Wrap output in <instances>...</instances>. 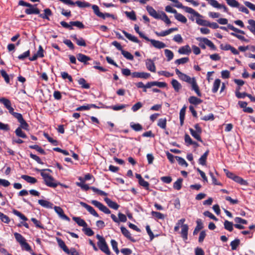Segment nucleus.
Returning <instances> with one entry per match:
<instances>
[{
	"mask_svg": "<svg viewBox=\"0 0 255 255\" xmlns=\"http://www.w3.org/2000/svg\"><path fill=\"white\" fill-rule=\"evenodd\" d=\"M127 107L126 105H118L115 106H108L106 107L107 109H112L114 111H119Z\"/></svg>",
	"mask_w": 255,
	"mask_h": 255,
	"instance_id": "38",
	"label": "nucleus"
},
{
	"mask_svg": "<svg viewBox=\"0 0 255 255\" xmlns=\"http://www.w3.org/2000/svg\"><path fill=\"white\" fill-rule=\"evenodd\" d=\"M153 86H157L159 88H165L167 87V84L165 82H158V81H153Z\"/></svg>",
	"mask_w": 255,
	"mask_h": 255,
	"instance_id": "56",
	"label": "nucleus"
},
{
	"mask_svg": "<svg viewBox=\"0 0 255 255\" xmlns=\"http://www.w3.org/2000/svg\"><path fill=\"white\" fill-rule=\"evenodd\" d=\"M177 30H178V28L173 27V28H169L167 30L161 31L160 32H158L157 31H155L154 33L158 36H165L167 35H169V34H170L171 33H172V32H173L174 31H177Z\"/></svg>",
	"mask_w": 255,
	"mask_h": 255,
	"instance_id": "13",
	"label": "nucleus"
},
{
	"mask_svg": "<svg viewBox=\"0 0 255 255\" xmlns=\"http://www.w3.org/2000/svg\"><path fill=\"white\" fill-rule=\"evenodd\" d=\"M174 17L177 20L183 23H185L187 21V19L186 17L181 13L177 12L176 14L174 15Z\"/></svg>",
	"mask_w": 255,
	"mask_h": 255,
	"instance_id": "26",
	"label": "nucleus"
},
{
	"mask_svg": "<svg viewBox=\"0 0 255 255\" xmlns=\"http://www.w3.org/2000/svg\"><path fill=\"white\" fill-rule=\"evenodd\" d=\"M171 84L176 92H178L182 88L181 84L176 79L172 80Z\"/></svg>",
	"mask_w": 255,
	"mask_h": 255,
	"instance_id": "21",
	"label": "nucleus"
},
{
	"mask_svg": "<svg viewBox=\"0 0 255 255\" xmlns=\"http://www.w3.org/2000/svg\"><path fill=\"white\" fill-rule=\"evenodd\" d=\"M18 5L27 6L28 7L25 10V12L27 14H39L40 13V10L36 7L37 4L32 5L29 3L21 0L19 1Z\"/></svg>",
	"mask_w": 255,
	"mask_h": 255,
	"instance_id": "4",
	"label": "nucleus"
},
{
	"mask_svg": "<svg viewBox=\"0 0 255 255\" xmlns=\"http://www.w3.org/2000/svg\"><path fill=\"white\" fill-rule=\"evenodd\" d=\"M224 228L226 230L229 232H232L233 230V226L234 225L231 222L228 220H225L224 223Z\"/></svg>",
	"mask_w": 255,
	"mask_h": 255,
	"instance_id": "32",
	"label": "nucleus"
},
{
	"mask_svg": "<svg viewBox=\"0 0 255 255\" xmlns=\"http://www.w3.org/2000/svg\"><path fill=\"white\" fill-rule=\"evenodd\" d=\"M122 32L124 34L125 36L129 40L137 43H138L139 42V40L136 37L128 33L125 30H123Z\"/></svg>",
	"mask_w": 255,
	"mask_h": 255,
	"instance_id": "22",
	"label": "nucleus"
},
{
	"mask_svg": "<svg viewBox=\"0 0 255 255\" xmlns=\"http://www.w3.org/2000/svg\"><path fill=\"white\" fill-rule=\"evenodd\" d=\"M121 53L122 55L127 59L130 60H132L133 59V55L129 52L123 50Z\"/></svg>",
	"mask_w": 255,
	"mask_h": 255,
	"instance_id": "48",
	"label": "nucleus"
},
{
	"mask_svg": "<svg viewBox=\"0 0 255 255\" xmlns=\"http://www.w3.org/2000/svg\"><path fill=\"white\" fill-rule=\"evenodd\" d=\"M121 230L122 234L128 239L130 240L132 242H135V240L131 236L129 232L124 227L122 226L121 227Z\"/></svg>",
	"mask_w": 255,
	"mask_h": 255,
	"instance_id": "16",
	"label": "nucleus"
},
{
	"mask_svg": "<svg viewBox=\"0 0 255 255\" xmlns=\"http://www.w3.org/2000/svg\"><path fill=\"white\" fill-rule=\"evenodd\" d=\"M70 23L72 27V26H76L79 28H83L84 27V24L80 21H71Z\"/></svg>",
	"mask_w": 255,
	"mask_h": 255,
	"instance_id": "54",
	"label": "nucleus"
},
{
	"mask_svg": "<svg viewBox=\"0 0 255 255\" xmlns=\"http://www.w3.org/2000/svg\"><path fill=\"white\" fill-rule=\"evenodd\" d=\"M75 3V4H76L78 7L81 8L84 7H88L91 6V4L88 2L85 1H76Z\"/></svg>",
	"mask_w": 255,
	"mask_h": 255,
	"instance_id": "33",
	"label": "nucleus"
},
{
	"mask_svg": "<svg viewBox=\"0 0 255 255\" xmlns=\"http://www.w3.org/2000/svg\"><path fill=\"white\" fill-rule=\"evenodd\" d=\"M54 209L61 218L67 221H70V218L64 213L63 209L60 207L54 206Z\"/></svg>",
	"mask_w": 255,
	"mask_h": 255,
	"instance_id": "10",
	"label": "nucleus"
},
{
	"mask_svg": "<svg viewBox=\"0 0 255 255\" xmlns=\"http://www.w3.org/2000/svg\"><path fill=\"white\" fill-rule=\"evenodd\" d=\"M77 58L78 60L85 64H87V62L91 60V58L87 55L82 53L77 54Z\"/></svg>",
	"mask_w": 255,
	"mask_h": 255,
	"instance_id": "15",
	"label": "nucleus"
},
{
	"mask_svg": "<svg viewBox=\"0 0 255 255\" xmlns=\"http://www.w3.org/2000/svg\"><path fill=\"white\" fill-rule=\"evenodd\" d=\"M97 244L100 249L103 252L108 255H110L111 252L105 240L101 242H98Z\"/></svg>",
	"mask_w": 255,
	"mask_h": 255,
	"instance_id": "9",
	"label": "nucleus"
},
{
	"mask_svg": "<svg viewBox=\"0 0 255 255\" xmlns=\"http://www.w3.org/2000/svg\"><path fill=\"white\" fill-rule=\"evenodd\" d=\"M209 151H206L199 158V163L202 165H205L206 163V160L208 155Z\"/></svg>",
	"mask_w": 255,
	"mask_h": 255,
	"instance_id": "30",
	"label": "nucleus"
},
{
	"mask_svg": "<svg viewBox=\"0 0 255 255\" xmlns=\"http://www.w3.org/2000/svg\"><path fill=\"white\" fill-rule=\"evenodd\" d=\"M227 4L231 7H239L240 3L236 0H225Z\"/></svg>",
	"mask_w": 255,
	"mask_h": 255,
	"instance_id": "40",
	"label": "nucleus"
},
{
	"mask_svg": "<svg viewBox=\"0 0 255 255\" xmlns=\"http://www.w3.org/2000/svg\"><path fill=\"white\" fill-rule=\"evenodd\" d=\"M91 189H92L94 192L98 193V194L102 196H107V193L105 192L104 191L101 190L95 187H91Z\"/></svg>",
	"mask_w": 255,
	"mask_h": 255,
	"instance_id": "60",
	"label": "nucleus"
},
{
	"mask_svg": "<svg viewBox=\"0 0 255 255\" xmlns=\"http://www.w3.org/2000/svg\"><path fill=\"white\" fill-rule=\"evenodd\" d=\"M15 133L18 137H22L23 138L27 137L26 134L22 131L21 128H17L15 131Z\"/></svg>",
	"mask_w": 255,
	"mask_h": 255,
	"instance_id": "39",
	"label": "nucleus"
},
{
	"mask_svg": "<svg viewBox=\"0 0 255 255\" xmlns=\"http://www.w3.org/2000/svg\"><path fill=\"white\" fill-rule=\"evenodd\" d=\"M175 73L181 80L187 83L190 85L191 90L194 91L198 96L201 97L202 94L195 77H190L180 71L178 69H175Z\"/></svg>",
	"mask_w": 255,
	"mask_h": 255,
	"instance_id": "1",
	"label": "nucleus"
},
{
	"mask_svg": "<svg viewBox=\"0 0 255 255\" xmlns=\"http://www.w3.org/2000/svg\"><path fill=\"white\" fill-rule=\"evenodd\" d=\"M191 52L190 47L188 45L182 46L178 49V52L181 54L189 55Z\"/></svg>",
	"mask_w": 255,
	"mask_h": 255,
	"instance_id": "19",
	"label": "nucleus"
},
{
	"mask_svg": "<svg viewBox=\"0 0 255 255\" xmlns=\"http://www.w3.org/2000/svg\"><path fill=\"white\" fill-rule=\"evenodd\" d=\"M249 25L247 26V28L253 34L255 32V20L253 19H249L248 20Z\"/></svg>",
	"mask_w": 255,
	"mask_h": 255,
	"instance_id": "29",
	"label": "nucleus"
},
{
	"mask_svg": "<svg viewBox=\"0 0 255 255\" xmlns=\"http://www.w3.org/2000/svg\"><path fill=\"white\" fill-rule=\"evenodd\" d=\"M61 75L62 78L63 79H68L70 82H71L73 81V79H72L71 76L69 75L68 73H67L66 72H62L61 73Z\"/></svg>",
	"mask_w": 255,
	"mask_h": 255,
	"instance_id": "62",
	"label": "nucleus"
},
{
	"mask_svg": "<svg viewBox=\"0 0 255 255\" xmlns=\"http://www.w3.org/2000/svg\"><path fill=\"white\" fill-rule=\"evenodd\" d=\"M196 39L200 42H203L204 44H205L207 46H209V44L212 42L211 40H209L208 39H207L206 38H204V37H198L196 38Z\"/></svg>",
	"mask_w": 255,
	"mask_h": 255,
	"instance_id": "61",
	"label": "nucleus"
},
{
	"mask_svg": "<svg viewBox=\"0 0 255 255\" xmlns=\"http://www.w3.org/2000/svg\"><path fill=\"white\" fill-rule=\"evenodd\" d=\"M240 243V241L239 239H237L231 242L230 245L231 246V248L232 250H236L237 249V247L239 246Z\"/></svg>",
	"mask_w": 255,
	"mask_h": 255,
	"instance_id": "46",
	"label": "nucleus"
},
{
	"mask_svg": "<svg viewBox=\"0 0 255 255\" xmlns=\"http://www.w3.org/2000/svg\"><path fill=\"white\" fill-rule=\"evenodd\" d=\"M234 181L240 184L241 185H246L247 184V182L246 180H244L242 178L237 175L235 177Z\"/></svg>",
	"mask_w": 255,
	"mask_h": 255,
	"instance_id": "51",
	"label": "nucleus"
},
{
	"mask_svg": "<svg viewBox=\"0 0 255 255\" xmlns=\"http://www.w3.org/2000/svg\"><path fill=\"white\" fill-rule=\"evenodd\" d=\"M186 107L184 106L180 111L179 113V119H180V125L182 126L184 123V120L185 118V112H186Z\"/></svg>",
	"mask_w": 255,
	"mask_h": 255,
	"instance_id": "25",
	"label": "nucleus"
},
{
	"mask_svg": "<svg viewBox=\"0 0 255 255\" xmlns=\"http://www.w3.org/2000/svg\"><path fill=\"white\" fill-rule=\"evenodd\" d=\"M130 127L133 130L136 131L141 130L142 129V126L139 124H131Z\"/></svg>",
	"mask_w": 255,
	"mask_h": 255,
	"instance_id": "59",
	"label": "nucleus"
},
{
	"mask_svg": "<svg viewBox=\"0 0 255 255\" xmlns=\"http://www.w3.org/2000/svg\"><path fill=\"white\" fill-rule=\"evenodd\" d=\"M221 84V80L219 79H217L215 80L214 83L213 84V86L212 88V92L214 93H216Z\"/></svg>",
	"mask_w": 255,
	"mask_h": 255,
	"instance_id": "34",
	"label": "nucleus"
},
{
	"mask_svg": "<svg viewBox=\"0 0 255 255\" xmlns=\"http://www.w3.org/2000/svg\"><path fill=\"white\" fill-rule=\"evenodd\" d=\"M12 212L15 215L19 217L23 221H25L27 220V218L23 214L16 210H13Z\"/></svg>",
	"mask_w": 255,
	"mask_h": 255,
	"instance_id": "52",
	"label": "nucleus"
},
{
	"mask_svg": "<svg viewBox=\"0 0 255 255\" xmlns=\"http://www.w3.org/2000/svg\"><path fill=\"white\" fill-rule=\"evenodd\" d=\"M78 82L79 84L83 88L87 89L90 88L89 84L86 83V81L84 78H80L78 80Z\"/></svg>",
	"mask_w": 255,
	"mask_h": 255,
	"instance_id": "37",
	"label": "nucleus"
},
{
	"mask_svg": "<svg viewBox=\"0 0 255 255\" xmlns=\"http://www.w3.org/2000/svg\"><path fill=\"white\" fill-rule=\"evenodd\" d=\"M183 179L182 178H179L174 183L173 188L176 190H180L181 188L182 183Z\"/></svg>",
	"mask_w": 255,
	"mask_h": 255,
	"instance_id": "44",
	"label": "nucleus"
},
{
	"mask_svg": "<svg viewBox=\"0 0 255 255\" xmlns=\"http://www.w3.org/2000/svg\"><path fill=\"white\" fill-rule=\"evenodd\" d=\"M36 171L40 172V175L42 177L45 184L49 187L56 188L58 185L63 186L57 181L49 174L45 172L46 171L51 172L52 171L49 169H36ZM64 187H67V186L63 185Z\"/></svg>",
	"mask_w": 255,
	"mask_h": 255,
	"instance_id": "2",
	"label": "nucleus"
},
{
	"mask_svg": "<svg viewBox=\"0 0 255 255\" xmlns=\"http://www.w3.org/2000/svg\"><path fill=\"white\" fill-rule=\"evenodd\" d=\"M38 202L39 204L44 208L51 209L53 207V204L47 200L41 199L39 200Z\"/></svg>",
	"mask_w": 255,
	"mask_h": 255,
	"instance_id": "20",
	"label": "nucleus"
},
{
	"mask_svg": "<svg viewBox=\"0 0 255 255\" xmlns=\"http://www.w3.org/2000/svg\"><path fill=\"white\" fill-rule=\"evenodd\" d=\"M228 27L229 29L234 31L236 33H241L242 34H245V32L243 30H240V29L234 27L233 25H232L230 24H229L228 25Z\"/></svg>",
	"mask_w": 255,
	"mask_h": 255,
	"instance_id": "49",
	"label": "nucleus"
},
{
	"mask_svg": "<svg viewBox=\"0 0 255 255\" xmlns=\"http://www.w3.org/2000/svg\"><path fill=\"white\" fill-rule=\"evenodd\" d=\"M145 65L149 71L152 72H155L156 68L153 60L150 59H147L145 61Z\"/></svg>",
	"mask_w": 255,
	"mask_h": 255,
	"instance_id": "12",
	"label": "nucleus"
},
{
	"mask_svg": "<svg viewBox=\"0 0 255 255\" xmlns=\"http://www.w3.org/2000/svg\"><path fill=\"white\" fill-rule=\"evenodd\" d=\"M14 236L16 241L19 244L21 249L28 252H31V248L26 242L25 239L20 234L18 233H14Z\"/></svg>",
	"mask_w": 255,
	"mask_h": 255,
	"instance_id": "3",
	"label": "nucleus"
},
{
	"mask_svg": "<svg viewBox=\"0 0 255 255\" xmlns=\"http://www.w3.org/2000/svg\"><path fill=\"white\" fill-rule=\"evenodd\" d=\"M131 76L133 78H140L143 79H147L150 77V74L149 73L145 72H133L131 74Z\"/></svg>",
	"mask_w": 255,
	"mask_h": 255,
	"instance_id": "14",
	"label": "nucleus"
},
{
	"mask_svg": "<svg viewBox=\"0 0 255 255\" xmlns=\"http://www.w3.org/2000/svg\"><path fill=\"white\" fill-rule=\"evenodd\" d=\"M185 141L188 145H192V144H196V143L195 142H194L192 141V140L191 138V137H190V136L187 134H186L185 135Z\"/></svg>",
	"mask_w": 255,
	"mask_h": 255,
	"instance_id": "63",
	"label": "nucleus"
},
{
	"mask_svg": "<svg viewBox=\"0 0 255 255\" xmlns=\"http://www.w3.org/2000/svg\"><path fill=\"white\" fill-rule=\"evenodd\" d=\"M91 203L96 207L98 208L99 210L103 212L104 213L107 214L111 213V211L101 202L96 200H92L91 201Z\"/></svg>",
	"mask_w": 255,
	"mask_h": 255,
	"instance_id": "6",
	"label": "nucleus"
},
{
	"mask_svg": "<svg viewBox=\"0 0 255 255\" xmlns=\"http://www.w3.org/2000/svg\"><path fill=\"white\" fill-rule=\"evenodd\" d=\"M56 241L59 246L67 254H70V251L66 246L65 243L60 238H56Z\"/></svg>",
	"mask_w": 255,
	"mask_h": 255,
	"instance_id": "18",
	"label": "nucleus"
},
{
	"mask_svg": "<svg viewBox=\"0 0 255 255\" xmlns=\"http://www.w3.org/2000/svg\"><path fill=\"white\" fill-rule=\"evenodd\" d=\"M44 14H39V17L43 19L49 20V16L52 15V12L49 8H46L44 10Z\"/></svg>",
	"mask_w": 255,
	"mask_h": 255,
	"instance_id": "27",
	"label": "nucleus"
},
{
	"mask_svg": "<svg viewBox=\"0 0 255 255\" xmlns=\"http://www.w3.org/2000/svg\"><path fill=\"white\" fill-rule=\"evenodd\" d=\"M188 100L190 104L195 105H199L202 102L200 99H199L195 96L190 97Z\"/></svg>",
	"mask_w": 255,
	"mask_h": 255,
	"instance_id": "31",
	"label": "nucleus"
},
{
	"mask_svg": "<svg viewBox=\"0 0 255 255\" xmlns=\"http://www.w3.org/2000/svg\"><path fill=\"white\" fill-rule=\"evenodd\" d=\"M185 219L182 218L178 221L176 224L181 227V235L184 241H186L188 239V226L187 224H184Z\"/></svg>",
	"mask_w": 255,
	"mask_h": 255,
	"instance_id": "5",
	"label": "nucleus"
},
{
	"mask_svg": "<svg viewBox=\"0 0 255 255\" xmlns=\"http://www.w3.org/2000/svg\"><path fill=\"white\" fill-rule=\"evenodd\" d=\"M0 103L2 104L7 109L11 106L10 101L5 98H0Z\"/></svg>",
	"mask_w": 255,
	"mask_h": 255,
	"instance_id": "35",
	"label": "nucleus"
},
{
	"mask_svg": "<svg viewBox=\"0 0 255 255\" xmlns=\"http://www.w3.org/2000/svg\"><path fill=\"white\" fill-rule=\"evenodd\" d=\"M145 40L147 41H150L152 45L157 49H162L166 47V45L164 43L158 40L149 39L148 37H145Z\"/></svg>",
	"mask_w": 255,
	"mask_h": 255,
	"instance_id": "7",
	"label": "nucleus"
},
{
	"mask_svg": "<svg viewBox=\"0 0 255 255\" xmlns=\"http://www.w3.org/2000/svg\"><path fill=\"white\" fill-rule=\"evenodd\" d=\"M159 19L162 20L167 25H169L171 23L167 15L163 11H161V15L160 16V18H159Z\"/></svg>",
	"mask_w": 255,
	"mask_h": 255,
	"instance_id": "36",
	"label": "nucleus"
},
{
	"mask_svg": "<svg viewBox=\"0 0 255 255\" xmlns=\"http://www.w3.org/2000/svg\"><path fill=\"white\" fill-rule=\"evenodd\" d=\"M72 219L79 226L83 227H86L87 226L86 222L80 217H73Z\"/></svg>",
	"mask_w": 255,
	"mask_h": 255,
	"instance_id": "24",
	"label": "nucleus"
},
{
	"mask_svg": "<svg viewBox=\"0 0 255 255\" xmlns=\"http://www.w3.org/2000/svg\"><path fill=\"white\" fill-rule=\"evenodd\" d=\"M157 126L162 128L165 129L166 127V119L165 118L159 119Z\"/></svg>",
	"mask_w": 255,
	"mask_h": 255,
	"instance_id": "43",
	"label": "nucleus"
},
{
	"mask_svg": "<svg viewBox=\"0 0 255 255\" xmlns=\"http://www.w3.org/2000/svg\"><path fill=\"white\" fill-rule=\"evenodd\" d=\"M80 204L82 206L86 208L91 214L96 217H99L98 214L92 207L83 202H80Z\"/></svg>",
	"mask_w": 255,
	"mask_h": 255,
	"instance_id": "11",
	"label": "nucleus"
},
{
	"mask_svg": "<svg viewBox=\"0 0 255 255\" xmlns=\"http://www.w3.org/2000/svg\"><path fill=\"white\" fill-rule=\"evenodd\" d=\"M146 10L149 15L152 16L153 18L158 19L160 18L161 11L158 13L152 6L149 5L146 6Z\"/></svg>",
	"mask_w": 255,
	"mask_h": 255,
	"instance_id": "8",
	"label": "nucleus"
},
{
	"mask_svg": "<svg viewBox=\"0 0 255 255\" xmlns=\"http://www.w3.org/2000/svg\"><path fill=\"white\" fill-rule=\"evenodd\" d=\"M92 9L96 15L98 16H103V13L100 11L99 7L97 5H93L92 6Z\"/></svg>",
	"mask_w": 255,
	"mask_h": 255,
	"instance_id": "47",
	"label": "nucleus"
},
{
	"mask_svg": "<svg viewBox=\"0 0 255 255\" xmlns=\"http://www.w3.org/2000/svg\"><path fill=\"white\" fill-rule=\"evenodd\" d=\"M111 244L113 250L117 254H118L119 253V250L118 248V243L115 240H112Z\"/></svg>",
	"mask_w": 255,
	"mask_h": 255,
	"instance_id": "53",
	"label": "nucleus"
},
{
	"mask_svg": "<svg viewBox=\"0 0 255 255\" xmlns=\"http://www.w3.org/2000/svg\"><path fill=\"white\" fill-rule=\"evenodd\" d=\"M189 61L188 57H184L175 60V63L176 64L180 65L187 63Z\"/></svg>",
	"mask_w": 255,
	"mask_h": 255,
	"instance_id": "58",
	"label": "nucleus"
},
{
	"mask_svg": "<svg viewBox=\"0 0 255 255\" xmlns=\"http://www.w3.org/2000/svg\"><path fill=\"white\" fill-rule=\"evenodd\" d=\"M21 178L27 182L28 183H31V184H34L36 182H37V179L33 177L26 175H22L21 176Z\"/></svg>",
	"mask_w": 255,
	"mask_h": 255,
	"instance_id": "23",
	"label": "nucleus"
},
{
	"mask_svg": "<svg viewBox=\"0 0 255 255\" xmlns=\"http://www.w3.org/2000/svg\"><path fill=\"white\" fill-rule=\"evenodd\" d=\"M0 219L2 222L5 223H8L10 221V220L8 216L3 214L1 212H0Z\"/></svg>",
	"mask_w": 255,
	"mask_h": 255,
	"instance_id": "64",
	"label": "nucleus"
},
{
	"mask_svg": "<svg viewBox=\"0 0 255 255\" xmlns=\"http://www.w3.org/2000/svg\"><path fill=\"white\" fill-rule=\"evenodd\" d=\"M197 223V226L196 227L195 229L194 230L193 232V235H196L198 231L202 229L203 228L202 223L201 222V220L200 219H198L196 221Z\"/></svg>",
	"mask_w": 255,
	"mask_h": 255,
	"instance_id": "41",
	"label": "nucleus"
},
{
	"mask_svg": "<svg viewBox=\"0 0 255 255\" xmlns=\"http://www.w3.org/2000/svg\"><path fill=\"white\" fill-rule=\"evenodd\" d=\"M151 215L158 219H163L164 218V215L160 212L152 211Z\"/></svg>",
	"mask_w": 255,
	"mask_h": 255,
	"instance_id": "55",
	"label": "nucleus"
},
{
	"mask_svg": "<svg viewBox=\"0 0 255 255\" xmlns=\"http://www.w3.org/2000/svg\"><path fill=\"white\" fill-rule=\"evenodd\" d=\"M176 160H177L178 163L181 166H184L185 167L188 166V163L185 160V159L179 156H175Z\"/></svg>",
	"mask_w": 255,
	"mask_h": 255,
	"instance_id": "50",
	"label": "nucleus"
},
{
	"mask_svg": "<svg viewBox=\"0 0 255 255\" xmlns=\"http://www.w3.org/2000/svg\"><path fill=\"white\" fill-rule=\"evenodd\" d=\"M29 148H30L31 149H34L42 154H45V151L41 147L39 146L38 145L35 144V145H30Z\"/></svg>",
	"mask_w": 255,
	"mask_h": 255,
	"instance_id": "57",
	"label": "nucleus"
},
{
	"mask_svg": "<svg viewBox=\"0 0 255 255\" xmlns=\"http://www.w3.org/2000/svg\"><path fill=\"white\" fill-rule=\"evenodd\" d=\"M190 132L192 136L195 138L197 140L202 142V140L201 138V133H198L197 131H195L194 129L190 128L189 129Z\"/></svg>",
	"mask_w": 255,
	"mask_h": 255,
	"instance_id": "28",
	"label": "nucleus"
},
{
	"mask_svg": "<svg viewBox=\"0 0 255 255\" xmlns=\"http://www.w3.org/2000/svg\"><path fill=\"white\" fill-rule=\"evenodd\" d=\"M164 53L166 57L167 58V61H169L173 59L174 54L172 51L169 49H165Z\"/></svg>",
	"mask_w": 255,
	"mask_h": 255,
	"instance_id": "45",
	"label": "nucleus"
},
{
	"mask_svg": "<svg viewBox=\"0 0 255 255\" xmlns=\"http://www.w3.org/2000/svg\"><path fill=\"white\" fill-rule=\"evenodd\" d=\"M104 200L109 206V207H110L111 208L114 209L115 210L118 209L120 206L115 202L113 201L108 198H105Z\"/></svg>",
	"mask_w": 255,
	"mask_h": 255,
	"instance_id": "17",
	"label": "nucleus"
},
{
	"mask_svg": "<svg viewBox=\"0 0 255 255\" xmlns=\"http://www.w3.org/2000/svg\"><path fill=\"white\" fill-rule=\"evenodd\" d=\"M125 13L126 16L130 19L132 20H135L136 19L135 13L134 11L132 10L131 11H125Z\"/></svg>",
	"mask_w": 255,
	"mask_h": 255,
	"instance_id": "42",
	"label": "nucleus"
}]
</instances>
